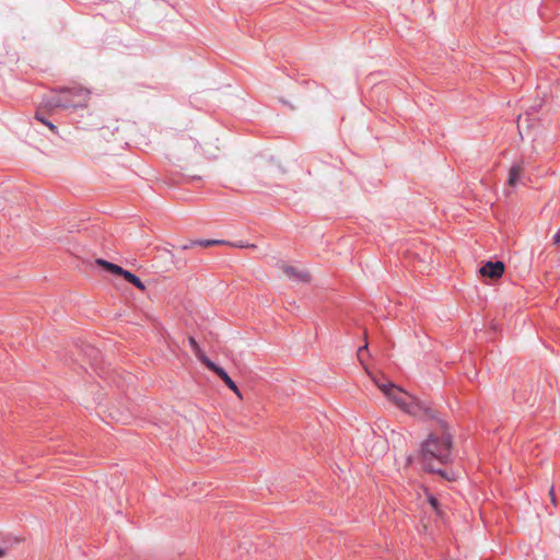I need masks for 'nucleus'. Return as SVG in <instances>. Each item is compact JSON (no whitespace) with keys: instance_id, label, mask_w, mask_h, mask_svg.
Wrapping results in <instances>:
<instances>
[{"instance_id":"9","label":"nucleus","mask_w":560,"mask_h":560,"mask_svg":"<svg viewBox=\"0 0 560 560\" xmlns=\"http://www.w3.org/2000/svg\"><path fill=\"white\" fill-rule=\"evenodd\" d=\"M192 245H199V246H202V247H209V246H214V245H232V244L230 242H228V241H224V240H199V241H194L190 244L184 245L183 249H188Z\"/></svg>"},{"instance_id":"2","label":"nucleus","mask_w":560,"mask_h":560,"mask_svg":"<svg viewBox=\"0 0 560 560\" xmlns=\"http://www.w3.org/2000/svg\"><path fill=\"white\" fill-rule=\"evenodd\" d=\"M371 377L383 395L402 412L420 419L434 418V411L428 405L421 402L399 386L383 376L373 375Z\"/></svg>"},{"instance_id":"12","label":"nucleus","mask_w":560,"mask_h":560,"mask_svg":"<svg viewBox=\"0 0 560 560\" xmlns=\"http://www.w3.org/2000/svg\"><path fill=\"white\" fill-rule=\"evenodd\" d=\"M548 494H549V498H550L551 503H552L555 506H557L558 501H557V498H556V494H555V488H553V486H552V487H550Z\"/></svg>"},{"instance_id":"1","label":"nucleus","mask_w":560,"mask_h":560,"mask_svg":"<svg viewBox=\"0 0 560 560\" xmlns=\"http://www.w3.org/2000/svg\"><path fill=\"white\" fill-rule=\"evenodd\" d=\"M452 436L444 422L439 421L438 427L421 443L419 460L423 469L430 472L442 474L441 466L447 464L452 455Z\"/></svg>"},{"instance_id":"18","label":"nucleus","mask_w":560,"mask_h":560,"mask_svg":"<svg viewBox=\"0 0 560 560\" xmlns=\"http://www.w3.org/2000/svg\"><path fill=\"white\" fill-rule=\"evenodd\" d=\"M410 464H411V457H408V458H407V464H406V465L408 466V465H410Z\"/></svg>"},{"instance_id":"7","label":"nucleus","mask_w":560,"mask_h":560,"mask_svg":"<svg viewBox=\"0 0 560 560\" xmlns=\"http://www.w3.org/2000/svg\"><path fill=\"white\" fill-rule=\"evenodd\" d=\"M188 343L194 352V354L209 369L210 368V364H213L214 362H212L205 353L203 351L201 350V348L199 347L198 342L196 341V339L194 337H189L188 338Z\"/></svg>"},{"instance_id":"5","label":"nucleus","mask_w":560,"mask_h":560,"mask_svg":"<svg viewBox=\"0 0 560 560\" xmlns=\"http://www.w3.org/2000/svg\"><path fill=\"white\" fill-rule=\"evenodd\" d=\"M504 269L505 267L502 261H488L479 269V273L482 277H488L492 280H497L502 277Z\"/></svg>"},{"instance_id":"10","label":"nucleus","mask_w":560,"mask_h":560,"mask_svg":"<svg viewBox=\"0 0 560 560\" xmlns=\"http://www.w3.org/2000/svg\"><path fill=\"white\" fill-rule=\"evenodd\" d=\"M282 270L284 272V275L289 278H295V277H299L301 278L303 281H307L308 280V275H300L298 273V271L295 270L294 267H291V266H287V265H283L282 267Z\"/></svg>"},{"instance_id":"16","label":"nucleus","mask_w":560,"mask_h":560,"mask_svg":"<svg viewBox=\"0 0 560 560\" xmlns=\"http://www.w3.org/2000/svg\"><path fill=\"white\" fill-rule=\"evenodd\" d=\"M237 246H238V247H255V245H254V244H250V245H243V244H238Z\"/></svg>"},{"instance_id":"4","label":"nucleus","mask_w":560,"mask_h":560,"mask_svg":"<svg viewBox=\"0 0 560 560\" xmlns=\"http://www.w3.org/2000/svg\"><path fill=\"white\" fill-rule=\"evenodd\" d=\"M95 262H96L97 266L104 268L108 272L121 276L126 281H128L129 283L133 284L138 289H140L142 291L145 290V285L143 284V282L136 275L131 273L128 270L122 269L120 266L115 265L113 262H109V261H107L105 259H102V258L96 259Z\"/></svg>"},{"instance_id":"17","label":"nucleus","mask_w":560,"mask_h":560,"mask_svg":"<svg viewBox=\"0 0 560 560\" xmlns=\"http://www.w3.org/2000/svg\"><path fill=\"white\" fill-rule=\"evenodd\" d=\"M5 556V551L3 549H0V558Z\"/></svg>"},{"instance_id":"13","label":"nucleus","mask_w":560,"mask_h":560,"mask_svg":"<svg viewBox=\"0 0 560 560\" xmlns=\"http://www.w3.org/2000/svg\"><path fill=\"white\" fill-rule=\"evenodd\" d=\"M368 350V345H364L363 347H361L359 350H358V358L359 360L362 362V354H363V351Z\"/></svg>"},{"instance_id":"15","label":"nucleus","mask_w":560,"mask_h":560,"mask_svg":"<svg viewBox=\"0 0 560 560\" xmlns=\"http://www.w3.org/2000/svg\"><path fill=\"white\" fill-rule=\"evenodd\" d=\"M553 244L555 245L560 244V229L558 230V232L553 236Z\"/></svg>"},{"instance_id":"14","label":"nucleus","mask_w":560,"mask_h":560,"mask_svg":"<svg viewBox=\"0 0 560 560\" xmlns=\"http://www.w3.org/2000/svg\"><path fill=\"white\" fill-rule=\"evenodd\" d=\"M429 502H430L431 506H432L434 510H436V509H438V500H436L435 498L430 497V498H429Z\"/></svg>"},{"instance_id":"8","label":"nucleus","mask_w":560,"mask_h":560,"mask_svg":"<svg viewBox=\"0 0 560 560\" xmlns=\"http://www.w3.org/2000/svg\"><path fill=\"white\" fill-rule=\"evenodd\" d=\"M523 171H524V166H523L522 162L516 163L511 166V168L509 171V176H508L509 186L514 187L518 183V180L523 174Z\"/></svg>"},{"instance_id":"6","label":"nucleus","mask_w":560,"mask_h":560,"mask_svg":"<svg viewBox=\"0 0 560 560\" xmlns=\"http://www.w3.org/2000/svg\"><path fill=\"white\" fill-rule=\"evenodd\" d=\"M212 372H214L222 381L223 383L235 393V395L242 399V393L240 392L238 387L236 386L235 382L228 375V373L220 366H218L215 363L210 364L209 368Z\"/></svg>"},{"instance_id":"11","label":"nucleus","mask_w":560,"mask_h":560,"mask_svg":"<svg viewBox=\"0 0 560 560\" xmlns=\"http://www.w3.org/2000/svg\"><path fill=\"white\" fill-rule=\"evenodd\" d=\"M35 118L37 120H39L40 122L45 124L50 130H52V131L57 130V127L54 124H51L50 121L45 120L44 117L39 115V113L35 114Z\"/></svg>"},{"instance_id":"3","label":"nucleus","mask_w":560,"mask_h":560,"mask_svg":"<svg viewBox=\"0 0 560 560\" xmlns=\"http://www.w3.org/2000/svg\"><path fill=\"white\" fill-rule=\"evenodd\" d=\"M90 98V91L84 88L62 89L51 101L50 106L62 108L85 107Z\"/></svg>"}]
</instances>
